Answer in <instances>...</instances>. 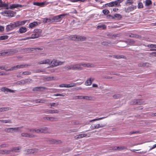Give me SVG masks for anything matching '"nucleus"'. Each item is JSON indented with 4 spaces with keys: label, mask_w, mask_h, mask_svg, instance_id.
<instances>
[{
    "label": "nucleus",
    "mask_w": 156,
    "mask_h": 156,
    "mask_svg": "<svg viewBox=\"0 0 156 156\" xmlns=\"http://www.w3.org/2000/svg\"><path fill=\"white\" fill-rule=\"evenodd\" d=\"M15 27H16L13 23L7 25L6 29L7 31H9L13 30Z\"/></svg>",
    "instance_id": "14"
},
{
    "label": "nucleus",
    "mask_w": 156,
    "mask_h": 156,
    "mask_svg": "<svg viewBox=\"0 0 156 156\" xmlns=\"http://www.w3.org/2000/svg\"><path fill=\"white\" fill-rule=\"evenodd\" d=\"M5 152L6 154H9L10 153V152L11 151H12L11 150H5Z\"/></svg>",
    "instance_id": "63"
},
{
    "label": "nucleus",
    "mask_w": 156,
    "mask_h": 156,
    "mask_svg": "<svg viewBox=\"0 0 156 156\" xmlns=\"http://www.w3.org/2000/svg\"><path fill=\"white\" fill-rule=\"evenodd\" d=\"M9 110V107H2L0 108V112L5 111Z\"/></svg>",
    "instance_id": "39"
},
{
    "label": "nucleus",
    "mask_w": 156,
    "mask_h": 156,
    "mask_svg": "<svg viewBox=\"0 0 156 156\" xmlns=\"http://www.w3.org/2000/svg\"><path fill=\"white\" fill-rule=\"evenodd\" d=\"M27 28L24 27H22L19 29V32L20 33L22 34L27 31Z\"/></svg>",
    "instance_id": "25"
},
{
    "label": "nucleus",
    "mask_w": 156,
    "mask_h": 156,
    "mask_svg": "<svg viewBox=\"0 0 156 156\" xmlns=\"http://www.w3.org/2000/svg\"><path fill=\"white\" fill-rule=\"evenodd\" d=\"M31 72L29 71H26L22 73V75H30L31 74Z\"/></svg>",
    "instance_id": "51"
},
{
    "label": "nucleus",
    "mask_w": 156,
    "mask_h": 156,
    "mask_svg": "<svg viewBox=\"0 0 156 156\" xmlns=\"http://www.w3.org/2000/svg\"><path fill=\"white\" fill-rule=\"evenodd\" d=\"M47 101V100L45 99H42L37 100L34 101L35 103H44Z\"/></svg>",
    "instance_id": "27"
},
{
    "label": "nucleus",
    "mask_w": 156,
    "mask_h": 156,
    "mask_svg": "<svg viewBox=\"0 0 156 156\" xmlns=\"http://www.w3.org/2000/svg\"><path fill=\"white\" fill-rule=\"evenodd\" d=\"M52 20H51L50 19L45 18H44L43 20V22L45 23H50L52 22L53 21H52Z\"/></svg>",
    "instance_id": "29"
},
{
    "label": "nucleus",
    "mask_w": 156,
    "mask_h": 156,
    "mask_svg": "<svg viewBox=\"0 0 156 156\" xmlns=\"http://www.w3.org/2000/svg\"><path fill=\"white\" fill-rule=\"evenodd\" d=\"M95 125L96 129H98L100 128H102L105 126V125L104 124H98Z\"/></svg>",
    "instance_id": "35"
},
{
    "label": "nucleus",
    "mask_w": 156,
    "mask_h": 156,
    "mask_svg": "<svg viewBox=\"0 0 156 156\" xmlns=\"http://www.w3.org/2000/svg\"><path fill=\"white\" fill-rule=\"evenodd\" d=\"M42 88H43V87H36L34 88L33 89V90L34 91H38L39 90H40Z\"/></svg>",
    "instance_id": "47"
},
{
    "label": "nucleus",
    "mask_w": 156,
    "mask_h": 156,
    "mask_svg": "<svg viewBox=\"0 0 156 156\" xmlns=\"http://www.w3.org/2000/svg\"><path fill=\"white\" fill-rule=\"evenodd\" d=\"M118 1L115 2H112L106 4L107 6L108 7H112L115 5H116L118 4Z\"/></svg>",
    "instance_id": "18"
},
{
    "label": "nucleus",
    "mask_w": 156,
    "mask_h": 156,
    "mask_svg": "<svg viewBox=\"0 0 156 156\" xmlns=\"http://www.w3.org/2000/svg\"><path fill=\"white\" fill-rule=\"evenodd\" d=\"M102 12L105 15H108L109 13V11L107 9H104L102 10Z\"/></svg>",
    "instance_id": "46"
},
{
    "label": "nucleus",
    "mask_w": 156,
    "mask_h": 156,
    "mask_svg": "<svg viewBox=\"0 0 156 156\" xmlns=\"http://www.w3.org/2000/svg\"><path fill=\"white\" fill-rule=\"evenodd\" d=\"M23 5L17 4H13L10 5L9 7V9H12L14 8H16L18 7H22Z\"/></svg>",
    "instance_id": "15"
},
{
    "label": "nucleus",
    "mask_w": 156,
    "mask_h": 156,
    "mask_svg": "<svg viewBox=\"0 0 156 156\" xmlns=\"http://www.w3.org/2000/svg\"><path fill=\"white\" fill-rule=\"evenodd\" d=\"M51 62V60L49 59H44L38 62V63L39 64H50Z\"/></svg>",
    "instance_id": "16"
},
{
    "label": "nucleus",
    "mask_w": 156,
    "mask_h": 156,
    "mask_svg": "<svg viewBox=\"0 0 156 156\" xmlns=\"http://www.w3.org/2000/svg\"><path fill=\"white\" fill-rule=\"evenodd\" d=\"M83 82L71 83L69 84H62L59 85L60 87L71 88L75 86L76 85H80L83 83Z\"/></svg>",
    "instance_id": "1"
},
{
    "label": "nucleus",
    "mask_w": 156,
    "mask_h": 156,
    "mask_svg": "<svg viewBox=\"0 0 156 156\" xmlns=\"http://www.w3.org/2000/svg\"><path fill=\"white\" fill-rule=\"evenodd\" d=\"M27 21V20L18 21L14 22V24L15 27H17L24 25Z\"/></svg>",
    "instance_id": "7"
},
{
    "label": "nucleus",
    "mask_w": 156,
    "mask_h": 156,
    "mask_svg": "<svg viewBox=\"0 0 156 156\" xmlns=\"http://www.w3.org/2000/svg\"><path fill=\"white\" fill-rule=\"evenodd\" d=\"M81 96H76L74 97V99H81Z\"/></svg>",
    "instance_id": "60"
},
{
    "label": "nucleus",
    "mask_w": 156,
    "mask_h": 156,
    "mask_svg": "<svg viewBox=\"0 0 156 156\" xmlns=\"http://www.w3.org/2000/svg\"><path fill=\"white\" fill-rule=\"evenodd\" d=\"M4 7L6 8V9H9V4L6 3H2V7Z\"/></svg>",
    "instance_id": "40"
},
{
    "label": "nucleus",
    "mask_w": 156,
    "mask_h": 156,
    "mask_svg": "<svg viewBox=\"0 0 156 156\" xmlns=\"http://www.w3.org/2000/svg\"><path fill=\"white\" fill-rule=\"evenodd\" d=\"M0 122L3 123H12L11 120L9 119L0 120Z\"/></svg>",
    "instance_id": "30"
},
{
    "label": "nucleus",
    "mask_w": 156,
    "mask_h": 156,
    "mask_svg": "<svg viewBox=\"0 0 156 156\" xmlns=\"http://www.w3.org/2000/svg\"><path fill=\"white\" fill-rule=\"evenodd\" d=\"M48 113H58L59 111L57 109L55 110H49L47 111Z\"/></svg>",
    "instance_id": "26"
},
{
    "label": "nucleus",
    "mask_w": 156,
    "mask_h": 156,
    "mask_svg": "<svg viewBox=\"0 0 156 156\" xmlns=\"http://www.w3.org/2000/svg\"><path fill=\"white\" fill-rule=\"evenodd\" d=\"M58 105V103H51L50 104V105L51 106V107H57Z\"/></svg>",
    "instance_id": "49"
},
{
    "label": "nucleus",
    "mask_w": 156,
    "mask_h": 156,
    "mask_svg": "<svg viewBox=\"0 0 156 156\" xmlns=\"http://www.w3.org/2000/svg\"><path fill=\"white\" fill-rule=\"evenodd\" d=\"M111 150H118L119 151H121V148L120 147H110Z\"/></svg>",
    "instance_id": "38"
},
{
    "label": "nucleus",
    "mask_w": 156,
    "mask_h": 156,
    "mask_svg": "<svg viewBox=\"0 0 156 156\" xmlns=\"http://www.w3.org/2000/svg\"><path fill=\"white\" fill-rule=\"evenodd\" d=\"M87 136V134H81L78 135L76 136H75V138L77 140L79 139L83 138V137L86 136Z\"/></svg>",
    "instance_id": "21"
},
{
    "label": "nucleus",
    "mask_w": 156,
    "mask_h": 156,
    "mask_svg": "<svg viewBox=\"0 0 156 156\" xmlns=\"http://www.w3.org/2000/svg\"><path fill=\"white\" fill-rule=\"evenodd\" d=\"M92 98L91 96H85V99L86 100H90Z\"/></svg>",
    "instance_id": "58"
},
{
    "label": "nucleus",
    "mask_w": 156,
    "mask_h": 156,
    "mask_svg": "<svg viewBox=\"0 0 156 156\" xmlns=\"http://www.w3.org/2000/svg\"><path fill=\"white\" fill-rule=\"evenodd\" d=\"M115 17L118 18V19H120L121 18V16L119 14H116L114 15Z\"/></svg>",
    "instance_id": "55"
},
{
    "label": "nucleus",
    "mask_w": 156,
    "mask_h": 156,
    "mask_svg": "<svg viewBox=\"0 0 156 156\" xmlns=\"http://www.w3.org/2000/svg\"><path fill=\"white\" fill-rule=\"evenodd\" d=\"M1 90L2 91L4 92L5 93H7L8 92L14 93H15L16 91L15 90H12L11 89H9L4 87L1 88Z\"/></svg>",
    "instance_id": "9"
},
{
    "label": "nucleus",
    "mask_w": 156,
    "mask_h": 156,
    "mask_svg": "<svg viewBox=\"0 0 156 156\" xmlns=\"http://www.w3.org/2000/svg\"><path fill=\"white\" fill-rule=\"evenodd\" d=\"M16 12L11 10H5L1 12V14L4 16L12 17L15 16Z\"/></svg>",
    "instance_id": "3"
},
{
    "label": "nucleus",
    "mask_w": 156,
    "mask_h": 156,
    "mask_svg": "<svg viewBox=\"0 0 156 156\" xmlns=\"http://www.w3.org/2000/svg\"><path fill=\"white\" fill-rule=\"evenodd\" d=\"M144 103L143 100L142 99H134L131 102V104L141 105Z\"/></svg>",
    "instance_id": "8"
},
{
    "label": "nucleus",
    "mask_w": 156,
    "mask_h": 156,
    "mask_svg": "<svg viewBox=\"0 0 156 156\" xmlns=\"http://www.w3.org/2000/svg\"><path fill=\"white\" fill-rule=\"evenodd\" d=\"M53 96H62V97H64L65 96V95H64L63 94H55L53 95Z\"/></svg>",
    "instance_id": "56"
},
{
    "label": "nucleus",
    "mask_w": 156,
    "mask_h": 156,
    "mask_svg": "<svg viewBox=\"0 0 156 156\" xmlns=\"http://www.w3.org/2000/svg\"><path fill=\"white\" fill-rule=\"evenodd\" d=\"M94 79L93 78H90L88 79L85 82V85L86 86H89L91 85L92 82L94 80Z\"/></svg>",
    "instance_id": "17"
},
{
    "label": "nucleus",
    "mask_w": 156,
    "mask_h": 156,
    "mask_svg": "<svg viewBox=\"0 0 156 156\" xmlns=\"http://www.w3.org/2000/svg\"><path fill=\"white\" fill-rule=\"evenodd\" d=\"M64 68L66 69L73 70V65H71L70 66H65L64 67Z\"/></svg>",
    "instance_id": "37"
},
{
    "label": "nucleus",
    "mask_w": 156,
    "mask_h": 156,
    "mask_svg": "<svg viewBox=\"0 0 156 156\" xmlns=\"http://www.w3.org/2000/svg\"><path fill=\"white\" fill-rule=\"evenodd\" d=\"M90 128L92 130H93L95 129H96V126L95 125H91L90 126Z\"/></svg>",
    "instance_id": "62"
},
{
    "label": "nucleus",
    "mask_w": 156,
    "mask_h": 156,
    "mask_svg": "<svg viewBox=\"0 0 156 156\" xmlns=\"http://www.w3.org/2000/svg\"><path fill=\"white\" fill-rule=\"evenodd\" d=\"M73 70H81L83 69L80 63L73 65Z\"/></svg>",
    "instance_id": "12"
},
{
    "label": "nucleus",
    "mask_w": 156,
    "mask_h": 156,
    "mask_svg": "<svg viewBox=\"0 0 156 156\" xmlns=\"http://www.w3.org/2000/svg\"><path fill=\"white\" fill-rule=\"evenodd\" d=\"M46 140L52 144H58L61 142L60 140H57L54 139H47Z\"/></svg>",
    "instance_id": "13"
},
{
    "label": "nucleus",
    "mask_w": 156,
    "mask_h": 156,
    "mask_svg": "<svg viewBox=\"0 0 156 156\" xmlns=\"http://www.w3.org/2000/svg\"><path fill=\"white\" fill-rule=\"evenodd\" d=\"M9 146L8 144H3L1 145L0 147L2 148L6 147H7Z\"/></svg>",
    "instance_id": "54"
},
{
    "label": "nucleus",
    "mask_w": 156,
    "mask_h": 156,
    "mask_svg": "<svg viewBox=\"0 0 156 156\" xmlns=\"http://www.w3.org/2000/svg\"><path fill=\"white\" fill-rule=\"evenodd\" d=\"M133 0H127L126 2V4H131L133 3Z\"/></svg>",
    "instance_id": "57"
},
{
    "label": "nucleus",
    "mask_w": 156,
    "mask_h": 156,
    "mask_svg": "<svg viewBox=\"0 0 156 156\" xmlns=\"http://www.w3.org/2000/svg\"><path fill=\"white\" fill-rule=\"evenodd\" d=\"M106 117H103L102 118H99L98 119H94L90 120V122H91L95 121H96L99 120H101L102 119L105 118Z\"/></svg>",
    "instance_id": "43"
},
{
    "label": "nucleus",
    "mask_w": 156,
    "mask_h": 156,
    "mask_svg": "<svg viewBox=\"0 0 156 156\" xmlns=\"http://www.w3.org/2000/svg\"><path fill=\"white\" fill-rule=\"evenodd\" d=\"M27 81V80H22L17 81L16 83V84L18 85H20L21 84H24L26 83Z\"/></svg>",
    "instance_id": "31"
},
{
    "label": "nucleus",
    "mask_w": 156,
    "mask_h": 156,
    "mask_svg": "<svg viewBox=\"0 0 156 156\" xmlns=\"http://www.w3.org/2000/svg\"><path fill=\"white\" fill-rule=\"evenodd\" d=\"M108 43L106 41H104L102 43V44L103 45L106 46L108 45Z\"/></svg>",
    "instance_id": "64"
},
{
    "label": "nucleus",
    "mask_w": 156,
    "mask_h": 156,
    "mask_svg": "<svg viewBox=\"0 0 156 156\" xmlns=\"http://www.w3.org/2000/svg\"><path fill=\"white\" fill-rule=\"evenodd\" d=\"M27 66V65L26 64H21L19 65H17L13 66L14 70H16L17 69H20L24 68L26 66Z\"/></svg>",
    "instance_id": "19"
},
{
    "label": "nucleus",
    "mask_w": 156,
    "mask_h": 156,
    "mask_svg": "<svg viewBox=\"0 0 156 156\" xmlns=\"http://www.w3.org/2000/svg\"><path fill=\"white\" fill-rule=\"evenodd\" d=\"M46 119L47 120L51 121H55L57 120V118L53 117H47L46 118Z\"/></svg>",
    "instance_id": "33"
},
{
    "label": "nucleus",
    "mask_w": 156,
    "mask_h": 156,
    "mask_svg": "<svg viewBox=\"0 0 156 156\" xmlns=\"http://www.w3.org/2000/svg\"><path fill=\"white\" fill-rule=\"evenodd\" d=\"M27 49V50L29 51H37L39 50H42V48H27L26 49Z\"/></svg>",
    "instance_id": "32"
},
{
    "label": "nucleus",
    "mask_w": 156,
    "mask_h": 156,
    "mask_svg": "<svg viewBox=\"0 0 156 156\" xmlns=\"http://www.w3.org/2000/svg\"><path fill=\"white\" fill-rule=\"evenodd\" d=\"M69 15V13L62 14L61 15L54 16L52 18V20L55 21H60L64 16Z\"/></svg>",
    "instance_id": "5"
},
{
    "label": "nucleus",
    "mask_w": 156,
    "mask_h": 156,
    "mask_svg": "<svg viewBox=\"0 0 156 156\" xmlns=\"http://www.w3.org/2000/svg\"><path fill=\"white\" fill-rule=\"evenodd\" d=\"M31 154L36 153L38 151V149L37 148H34L31 149Z\"/></svg>",
    "instance_id": "45"
},
{
    "label": "nucleus",
    "mask_w": 156,
    "mask_h": 156,
    "mask_svg": "<svg viewBox=\"0 0 156 156\" xmlns=\"http://www.w3.org/2000/svg\"><path fill=\"white\" fill-rule=\"evenodd\" d=\"M147 46L149 48H156V44H149L147 45Z\"/></svg>",
    "instance_id": "52"
},
{
    "label": "nucleus",
    "mask_w": 156,
    "mask_h": 156,
    "mask_svg": "<svg viewBox=\"0 0 156 156\" xmlns=\"http://www.w3.org/2000/svg\"><path fill=\"white\" fill-rule=\"evenodd\" d=\"M106 26L104 24H101L98 25L97 27V29H99L101 28L102 29H106Z\"/></svg>",
    "instance_id": "36"
},
{
    "label": "nucleus",
    "mask_w": 156,
    "mask_h": 156,
    "mask_svg": "<svg viewBox=\"0 0 156 156\" xmlns=\"http://www.w3.org/2000/svg\"><path fill=\"white\" fill-rule=\"evenodd\" d=\"M5 131L8 133H12V128H6L5 129Z\"/></svg>",
    "instance_id": "48"
},
{
    "label": "nucleus",
    "mask_w": 156,
    "mask_h": 156,
    "mask_svg": "<svg viewBox=\"0 0 156 156\" xmlns=\"http://www.w3.org/2000/svg\"><path fill=\"white\" fill-rule=\"evenodd\" d=\"M24 154H31V149H28L25 150H24Z\"/></svg>",
    "instance_id": "42"
},
{
    "label": "nucleus",
    "mask_w": 156,
    "mask_h": 156,
    "mask_svg": "<svg viewBox=\"0 0 156 156\" xmlns=\"http://www.w3.org/2000/svg\"><path fill=\"white\" fill-rule=\"evenodd\" d=\"M63 63V62H61L55 59H53L51 61L50 63L51 64V67H54L58 65H62Z\"/></svg>",
    "instance_id": "6"
},
{
    "label": "nucleus",
    "mask_w": 156,
    "mask_h": 156,
    "mask_svg": "<svg viewBox=\"0 0 156 156\" xmlns=\"http://www.w3.org/2000/svg\"><path fill=\"white\" fill-rule=\"evenodd\" d=\"M6 71H11L14 70L13 66L10 69H5Z\"/></svg>",
    "instance_id": "61"
},
{
    "label": "nucleus",
    "mask_w": 156,
    "mask_h": 156,
    "mask_svg": "<svg viewBox=\"0 0 156 156\" xmlns=\"http://www.w3.org/2000/svg\"><path fill=\"white\" fill-rule=\"evenodd\" d=\"M81 66H82L84 67H90L91 66V65L89 63H80Z\"/></svg>",
    "instance_id": "44"
},
{
    "label": "nucleus",
    "mask_w": 156,
    "mask_h": 156,
    "mask_svg": "<svg viewBox=\"0 0 156 156\" xmlns=\"http://www.w3.org/2000/svg\"><path fill=\"white\" fill-rule=\"evenodd\" d=\"M69 38L73 41H85L86 39V37L84 36L76 35L71 36L69 37Z\"/></svg>",
    "instance_id": "2"
},
{
    "label": "nucleus",
    "mask_w": 156,
    "mask_h": 156,
    "mask_svg": "<svg viewBox=\"0 0 156 156\" xmlns=\"http://www.w3.org/2000/svg\"><path fill=\"white\" fill-rule=\"evenodd\" d=\"M136 5H132L129 7L125 8V11L127 12H129L132 11L136 9Z\"/></svg>",
    "instance_id": "11"
},
{
    "label": "nucleus",
    "mask_w": 156,
    "mask_h": 156,
    "mask_svg": "<svg viewBox=\"0 0 156 156\" xmlns=\"http://www.w3.org/2000/svg\"><path fill=\"white\" fill-rule=\"evenodd\" d=\"M29 131L33 133H40V129H36V128H33V129H28Z\"/></svg>",
    "instance_id": "24"
},
{
    "label": "nucleus",
    "mask_w": 156,
    "mask_h": 156,
    "mask_svg": "<svg viewBox=\"0 0 156 156\" xmlns=\"http://www.w3.org/2000/svg\"><path fill=\"white\" fill-rule=\"evenodd\" d=\"M128 36L129 37H136L137 35H135V34H128Z\"/></svg>",
    "instance_id": "59"
},
{
    "label": "nucleus",
    "mask_w": 156,
    "mask_h": 156,
    "mask_svg": "<svg viewBox=\"0 0 156 156\" xmlns=\"http://www.w3.org/2000/svg\"><path fill=\"white\" fill-rule=\"evenodd\" d=\"M38 23L37 22H34L29 24V27L31 28H33L36 26H37Z\"/></svg>",
    "instance_id": "22"
},
{
    "label": "nucleus",
    "mask_w": 156,
    "mask_h": 156,
    "mask_svg": "<svg viewBox=\"0 0 156 156\" xmlns=\"http://www.w3.org/2000/svg\"><path fill=\"white\" fill-rule=\"evenodd\" d=\"M11 50H8L5 51H0V56L10 54Z\"/></svg>",
    "instance_id": "20"
},
{
    "label": "nucleus",
    "mask_w": 156,
    "mask_h": 156,
    "mask_svg": "<svg viewBox=\"0 0 156 156\" xmlns=\"http://www.w3.org/2000/svg\"><path fill=\"white\" fill-rule=\"evenodd\" d=\"M21 136L26 137L34 138L36 137V136L33 134L25 133H22Z\"/></svg>",
    "instance_id": "10"
},
{
    "label": "nucleus",
    "mask_w": 156,
    "mask_h": 156,
    "mask_svg": "<svg viewBox=\"0 0 156 156\" xmlns=\"http://www.w3.org/2000/svg\"><path fill=\"white\" fill-rule=\"evenodd\" d=\"M48 128L47 127H44L40 129V133H47L48 132Z\"/></svg>",
    "instance_id": "28"
},
{
    "label": "nucleus",
    "mask_w": 156,
    "mask_h": 156,
    "mask_svg": "<svg viewBox=\"0 0 156 156\" xmlns=\"http://www.w3.org/2000/svg\"><path fill=\"white\" fill-rule=\"evenodd\" d=\"M146 5L148 6L152 4L151 1L150 0H146L145 2Z\"/></svg>",
    "instance_id": "50"
},
{
    "label": "nucleus",
    "mask_w": 156,
    "mask_h": 156,
    "mask_svg": "<svg viewBox=\"0 0 156 156\" xmlns=\"http://www.w3.org/2000/svg\"><path fill=\"white\" fill-rule=\"evenodd\" d=\"M138 8H142L143 7V4L141 2H139L138 3Z\"/></svg>",
    "instance_id": "53"
},
{
    "label": "nucleus",
    "mask_w": 156,
    "mask_h": 156,
    "mask_svg": "<svg viewBox=\"0 0 156 156\" xmlns=\"http://www.w3.org/2000/svg\"><path fill=\"white\" fill-rule=\"evenodd\" d=\"M21 148V147H13L11 149L12 151H14L15 152H18L20 149Z\"/></svg>",
    "instance_id": "34"
},
{
    "label": "nucleus",
    "mask_w": 156,
    "mask_h": 156,
    "mask_svg": "<svg viewBox=\"0 0 156 156\" xmlns=\"http://www.w3.org/2000/svg\"><path fill=\"white\" fill-rule=\"evenodd\" d=\"M8 36L7 35H3L0 36V41L5 40L8 39Z\"/></svg>",
    "instance_id": "41"
},
{
    "label": "nucleus",
    "mask_w": 156,
    "mask_h": 156,
    "mask_svg": "<svg viewBox=\"0 0 156 156\" xmlns=\"http://www.w3.org/2000/svg\"><path fill=\"white\" fill-rule=\"evenodd\" d=\"M34 34L31 35L32 39L37 38L41 34V29H37L34 30Z\"/></svg>",
    "instance_id": "4"
},
{
    "label": "nucleus",
    "mask_w": 156,
    "mask_h": 156,
    "mask_svg": "<svg viewBox=\"0 0 156 156\" xmlns=\"http://www.w3.org/2000/svg\"><path fill=\"white\" fill-rule=\"evenodd\" d=\"M22 127H17L15 128H12V133L14 132H17L21 131V129Z\"/></svg>",
    "instance_id": "23"
}]
</instances>
